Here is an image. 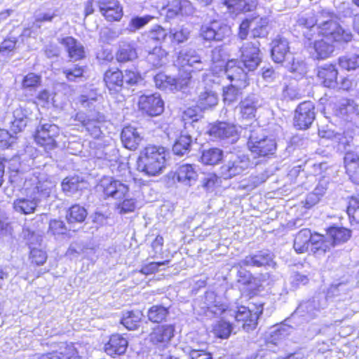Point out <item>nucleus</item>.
<instances>
[{"mask_svg":"<svg viewBox=\"0 0 359 359\" xmlns=\"http://www.w3.org/2000/svg\"><path fill=\"white\" fill-rule=\"evenodd\" d=\"M16 43L15 39H7L0 44V61H6L13 56Z\"/></svg>","mask_w":359,"mask_h":359,"instance_id":"4d7b16f0","label":"nucleus"},{"mask_svg":"<svg viewBox=\"0 0 359 359\" xmlns=\"http://www.w3.org/2000/svg\"><path fill=\"white\" fill-rule=\"evenodd\" d=\"M198 177L195 166L192 164L180 165L174 175V179L187 186H191L196 182Z\"/></svg>","mask_w":359,"mask_h":359,"instance_id":"c756f323","label":"nucleus"},{"mask_svg":"<svg viewBox=\"0 0 359 359\" xmlns=\"http://www.w3.org/2000/svg\"><path fill=\"white\" fill-rule=\"evenodd\" d=\"M338 114L345 121H351L359 114L358 104L351 99H342L339 105Z\"/></svg>","mask_w":359,"mask_h":359,"instance_id":"f704fd0d","label":"nucleus"},{"mask_svg":"<svg viewBox=\"0 0 359 359\" xmlns=\"http://www.w3.org/2000/svg\"><path fill=\"white\" fill-rule=\"evenodd\" d=\"M165 163V148L149 145L141 151L137 161V169L146 175L155 176L162 172Z\"/></svg>","mask_w":359,"mask_h":359,"instance_id":"20e7f679","label":"nucleus"},{"mask_svg":"<svg viewBox=\"0 0 359 359\" xmlns=\"http://www.w3.org/2000/svg\"><path fill=\"white\" fill-rule=\"evenodd\" d=\"M257 4V0H223V4L226 6L228 11L235 15L253 11Z\"/></svg>","mask_w":359,"mask_h":359,"instance_id":"7c9ffc66","label":"nucleus"},{"mask_svg":"<svg viewBox=\"0 0 359 359\" xmlns=\"http://www.w3.org/2000/svg\"><path fill=\"white\" fill-rule=\"evenodd\" d=\"M313 233L309 229H302L295 236L293 248L299 253H304L309 250L311 245Z\"/></svg>","mask_w":359,"mask_h":359,"instance_id":"72a5a7b5","label":"nucleus"},{"mask_svg":"<svg viewBox=\"0 0 359 359\" xmlns=\"http://www.w3.org/2000/svg\"><path fill=\"white\" fill-rule=\"evenodd\" d=\"M123 72L118 69H109L104 74L105 86L111 95L120 93L125 87Z\"/></svg>","mask_w":359,"mask_h":359,"instance_id":"b1692460","label":"nucleus"},{"mask_svg":"<svg viewBox=\"0 0 359 359\" xmlns=\"http://www.w3.org/2000/svg\"><path fill=\"white\" fill-rule=\"evenodd\" d=\"M245 266L240 264V261L236 263L234 268L237 269L238 282L243 285H249L253 279L252 274L244 269Z\"/></svg>","mask_w":359,"mask_h":359,"instance_id":"774afa93","label":"nucleus"},{"mask_svg":"<svg viewBox=\"0 0 359 359\" xmlns=\"http://www.w3.org/2000/svg\"><path fill=\"white\" fill-rule=\"evenodd\" d=\"M68 229L65 222L60 219H51L49 222L48 233L55 238L67 233Z\"/></svg>","mask_w":359,"mask_h":359,"instance_id":"e2e57ef3","label":"nucleus"},{"mask_svg":"<svg viewBox=\"0 0 359 359\" xmlns=\"http://www.w3.org/2000/svg\"><path fill=\"white\" fill-rule=\"evenodd\" d=\"M105 121V116L99 111L90 112L82 121L83 126L88 133L95 139H99L102 136L101 127Z\"/></svg>","mask_w":359,"mask_h":359,"instance_id":"5701e85b","label":"nucleus"},{"mask_svg":"<svg viewBox=\"0 0 359 359\" xmlns=\"http://www.w3.org/2000/svg\"><path fill=\"white\" fill-rule=\"evenodd\" d=\"M121 34V31L119 29L105 27L102 29L100 32V41L104 43H111L118 39Z\"/></svg>","mask_w":359,"mask_h":359,"instance_id":"69168bd1","label":"nucleus"},{"mask_svg":"<svg viewBox=\"0 0 359 359\" xmlns=\"http://www.w3.org/2000/svg\"><path fill=\"white\" fill-rule=\"evenodd\" d=\"M41 76L30 72L25 75L22 81V89L27 94L34 95L38 88L41 85Z\"/></svg>","mask_w":359,"mask_h":359,"instance_id":"ea45409f","label":"nucleus"},{"mask_svg":"<svg viewBox=\"0 0 359 359\" xmlns=\"http://www.w3.org/2000/svg\"><path fill=\"white\" fill-rule=\"evenodd\" d=\"M233 331V325L224 320L217 321L213 327L214 334L221 339H227Z\"/></svg>","mask_w":359,"mask_h":359,"instance_id":"6e6d98bb","label":"nucleus"},{"mask_svg":"<svg viewBox=\"0 0 359 359\" xmlns=\"http://www.w3.org/2000/svg\"><path fill=\"white\" fill-rule=\"evenodd\" d=\"M59 134L60 128L57 126L48 123H43L38 127L34 135V140L46 151H49L57 147L55 139Z\"/></svg>","mask_w":359,"mask_h":359,"instance_id":"9d476101","label":"nucleus"},{"mask_svg":"<svg viewBox=\"0 0 359 359\" xmlns=\"http://www.w3.org/2000/svg\"><path fill=\"white\" fill-rule=\"evenodd\" d=\"M202 111L198 104L196 107H190L185 110L182 116L184 121V127H186L187 123H191V129L198 132L199 121L203 118Z\"/></svg>","mask_w":359,"mask_h":359,"instance_id":"c03bdc74","label":"nucleus"},{"mask_svg":"<svg viewBox=\"0 0 359 359\" xmlns=\"http://www.w3.org/2000/svg\"><path fill=\"white\" fill-rule=\"evenodd\" d=\"M168 36V32L161 25H156L148 32L142 35V38L147 42L154 41L157 44L164 42Z\"/></svg>","mask_w":359,"mask_h":359,"instance_id":"37998d69","label":"nucleus"},{"mask_svg":"<svg viewBox=\"0 0 359 359\" xmlns=\"http://www.w3.org/2000/svg\"><path fill=\"white\" fill-rule=\"evenodd\" d=\"M218 97L212 90H206L201 92L198 97V105L201 110L205 111L212 109L217 104Z\"/></svg>","mask_w":359,"mask_h":359,"instance_id":"8fccbe9b","label":"nucleus"},{"mask_svg":"<svg viewBox=\"0 0 359 359\" xmlns=\"http://www.w3.org/2000/svg\"><path fill=\"white\" fill-rule=\"evenodd\" d=\"M140 109L150 116L161 114L164 110V102L158 93L143 95L139 98Z\"/></svg>","mask_w":359,"mask_h":359,"instance_id":"2eb2a0df","label":"nucleus"},{"mask_svg":"<svg viewBox=\"0 0 359 359\" xmlns=\"http://www.w3.org/2000/svg\"><path fill=\"white\" fill-rule=\"evenodd\" d=\"M327 236L335 246L346 242L351 236V231L342 226H332L327 229Z\"/></svg>","mask_w":359,"mask_h":359,"instance_id":"e433bc0d","label":"nucleus"},{"mask_svg":"<svg viewBox=\"0 0 359 359\" xmlns=\"http://www.w3.org/2000/svg\"><path fill=\"white\" fill-rule=\"evenodd\" d=\"M76 353L73 345L62 343L59 351L43 354L39 359H75Z\"/></svg>","mask_w":359,"mask_h":359,"instance_id":"a19ab883","label":"nucleus"},{"mask_svg":"<svg viewBox=\"0 0 359 359\" xmlns=\"http://www.w3.org/2000/svg\"><path fill=\"white\" fill-rule=\"evenodd\" d=\"M274 254L269 250H262L246 256L240 260V264L247 267L276 268Z\"/></svg>","mask_w":359,"mask_h":359,"instance_id":"ddd939ff","label":"nucleus"},{"mask_svg":"<svg viewBox=\"0 0 359 359\" xmlns=\"http://www.w3.org/2000/svg\"><path fill=\"white\" fill-rule=\"evenodd\" d=\"M283 65L290 72L297 73L299 75H304L306 72L305 63L303 61H296L294 55H292L290 60L288 59V60L283 62Z\"/></svg>","mask_w":359,"mask_h":359,"instance_id":"0e129e2a","label":"nucleus"},{"mask_svg":"<svg viewBox=\"0 0 359 359\" xmlns=\"http://www.w3.org/2000/svg\"><path fill=\"white\" fill-rule=\"evenodd\" d=\"M339 65L341 68L348 71L355 70L359 67V55L351 54L340 57Z\"/></svg>","mask_w":359,"mask_h":359,"instance_id":"bf43d9fd","label":"nucleus"},{"mask_svg":"<svg viewBox=\"0 0 359 359\" xmlns=\"http://www.w3.org/2000/svg\"><path fill=\"white\" fill-rule=\"evenodd\" d=\"M62 72L68 81L76 82L83 76L84 70L82 67L73 65L69 67H64Z\"/></svg>","mask_w":359,"mask_h":359,"instance_id":"13d9d810","label":"nucleus"},{"mask_svg":"<svg viewBox=\"0 0 359 359\" xmlns=\"http://www.w3.org/2000/svg\"><path fill=\"white\" fill-rule=\"evenodd\" d=\"M153 19L154 16L150 15L133 16L128 22L127 29L130 33H135L137 30L144 28Z\"/></svg>","mask_w":359,"mask_h":359,"instance_id":"603ef678","label":"nucleus"},{"mask_svg":"<svg viewBox=\"0 0 359 359\" xmlns=\"http://www.w3.org/2000/svg\"><path fill=\"white\" fill-rule=\"evenodd\" d=\"M263 304H252V306H241L234 312L236 327H241L249 332L255 330L257 325V320L263 312Z\"/></svg>","mask_w":359,"mask_h":359,"instance_id":"423d86ee","label":"nucleus"},{"mask_svg":"<svg viewBox=\"0 0 359 359\" xmlns=\"http://www.w3.org/2000/svg\"><path fill=\"white\" fill-rule=\"evenodd\" d=\"M338 71L336 66L332 64H325L317 69V78L323 86L334 88L337 86Z\"/></svg>","mask_w":359,"mask_h":359,"instance_id":"393cba45","label":"nucleus"},{"mask_svg":"<svg viewBox=\"0 0 359 359\" xmlns=\"http://www.w3.org/2000/svg\"><path fill=\"white\" fill-rule=\"evenodd\" d=\"M124 88L137 86L143 82L140 73L135 69H127L123 72Z\"/></svg>","mask_w":359,"mask_h":359,"instance_id":"5fc2aeb1","label":"nucleus"},{"mask_svg":"<svg viewBox=\"0 0 359 359\" xmlns=\"http://www.w3.org/2000/svg\"><path fill=\"white\" fill-rule=\"evenodd\" d=\"M269 34V20L261 18L252 29V35L255 38H264Z\"/></svg>","mask_w":359,"mask_h":359,"instance_id":"680f3d73","label":"nucleus"},{"mask_svg":"<svg viewBox=\"0 0 359 359\" xmlns=\"http://www.w3.org/2000/svg\"><path fill=\"white\" fill-rule=\"evenodd\" d=\"M60 43L65 46L70 58L78 60L84 57V47L74 37H64L60 40Z\"/></svg>","mask_w":359,"mask_h":359,"instance_id":"2f4dec72","label":"nucleus"},{"mask_svg":"<svg viewBox=\"0 0 359 359\" xmlns=\"http://www.w3.org/2000/svg\"><path fill=\"white\" fill-rule=\"evenodd\" d=\"M32 109L27 107H20L13 112V120L11 121V130L17 134L22 131L34 119Z\"/></svg>","mask_w":359,"mask_h":359,"instance_id":"aec40b11","label":"nucleus"},{"mask_svg":"<svg viewBox=\"0 0 359 359\" xmlns=\"http://www.w3.org/2000/svg\"><path fill=\"white\" fill-rule=\"evenodd\" d=\"M175 332L174 324L158 325L152 329L149 335V339L156 347L165 348L174 337Z\"/></svg>","mask_w":359,"mask_h":359,"instance_id":"4468645a","label":"nucleus"},{"mask_svg":"<svg viewBox=\"0 0 359 359\" xmlns=\"http://www.w3.org/2000/svg\"><path fill=\"white\" fill-rule=\"evenodd\" d=\"M176 62L182 67L179 69L181 71V74H183L185 70L189 69L191 73L193 71H201L205 67V63L202 61L198 52L189 47L184 48L179 51ZM190 76H191V74Z\"/></svg>","mask_w":359,"mask_h":359,"instance_id":"9b49d317","label":"nucleus"},{"mask_svg":"<svg viewBox=\"0 0 359 359\" xmlns=\"http://www.w3.org/2000/svg\"><path fill=\"white\" fill-rule=\"evenodd\" d=\"M260 43L257 40L245 43L241 48V60H230L225 66V74L231 83L245 88L249 84L248 73L255 70L260 64Z\"/></svg>","mask_w":359,"mask_h":359,"instance_id":"f03ea898","label":"nucleus"},{"mask_svg":"<svg viewBox=\"0 0 359 359\" xmlns=\"http://www.w3.org/2000/svg\"><path fill=\"white\" fill-rule=\"evenodd\" d=\"M218 15L210 10L199 31L200 37L208 42H220L231 34V27L218 19Z\"/></svg>","mask_w":359,"mask_h":359,"instance_id":"39448f33","label":"nucleus"},{"mask_svg":"<svg viewBox=\"0 0 359 359\" xmlns=\"http://www.w3.org/2000/svg\"><path fill=\"white\" fill-rule=\"evenodd\" d=\"M344 164L346 174L350 180L355 184H359V156L353 151L345 154Z\"/></svg>","mask_w":359,"mask_h":359,"instance_id":"c85d7f7f","label":"nucleus"},{"mask_svg":"<svg viewBox=\"0 0 359 359\" xmlns=\"http://www.w3.org/2000/svg\"><path fill=\"white\" fill-rule=\"evenodd\" d=\"M169 307L161 304H156L151 306L147 311V318L149 321L154 323H160L166 320L169 316Z\"/></svg>","mask_w":359,"mask_h":359,"instance_id":"de8ad7c7","label":"nucleus"},{"mask_svg":"<svg viewBox=\"0 0 359 359\" xmlns=\"http://www.w3.org/2000/svg\"><path fill=\"white\" fill-rule=\"evenodd\" d=\"M251 166L248 156L244 154H231L219 168V175L229 180L243 174Z\"/></svg>","mask_w":359,"mask_h":359,"instance_id":"0eeeda50","label":"nucleus"},{"mask_svg":"<svg viewBox=\"0 0 359 359\" xmlns=\"http://www.w3.org/2000/svg\"><path fill=\"white\" fill-rule=\"evenodd\" d=\"M101 187L107 197L122 199L129 191L128 185L112 177H106L101 181Z\"/></svg>","mask_w":359,"mask_h":359,"instance_id":"412c9836","label":"nucleus"},{"mask_svg":"<svg viewBox=\"0 0 359 359\" xmlns=\"http://www.w3.org/2000/svg\"><path fill=\"white\" fill-rule=\"evenodd\" d=\"M191 76L188 70H185L183 74H181V71H179L177 76H170L165 74L161 72L157 74L154 77V81L156 88L164 90H181L184 87L187 86Z\"/></svg>","mask_w":359,"mask_h":359,"instance_id":"6e6552de","label":"nucleus"},{"mask_svg":"<svg viewBox=\"0 0 359 359\" xmlns=\"http://www.w3.org/2000/svg\"><path fill=\"white\" fill-rule=\"evenodd\" d=\"M87 215V210L84 207L75 204L67 211L66 219L69 224L82 223L86 219Z\"/></svg>","mask_w":359,"mask_h":359,"instance_id":"09e8293b","label":"nucleus"},{"mask_svg":"<svg viewBox=\"0 0 359 359\" xmlns=\"http://www.w3.org/2000/svg\"><path fill=\"white\" fill-rule=\"evenodd\" d=\"M137 57V50L134 43L123 42L120 44L116 53V59L120 62L132 61Z\"/></svg>","mask_w":359,"mask_h":359,"instance_id":"a18cd8bd","label":"nucleus"},{"mask_svg":"<svg viewBox=\"0 0 359 359\" xmlns=\"http://www.w3.org/2000/svg\"><path fill=\"white\" fill-rule=\"evenodd\" d=\"M316 108L311 101L300 103L295 109L294 126L298 130H306L310 128L316 118Z\"/></svg>","mask_w":359,"mask_h":359,"instance_id":"f8f14e48","label":"nucleus"},{"mask_svg":"<svg viewBox=\"0 0 359 359\" xmlns=\"http://www.w3.org/2000/svg\"><path fill=\"white\" fill-rule=\"evenodd\" d=\"M241 133L248 140V147L255 158H270L275 156L277 142L273 137L265 134L264 130L256 123L246 125Z\"/></svg>","mask_w":359,"mask_h":359,"instance_id":"7ed1b4c3","label":"nucleus"},{"mask_svg":"<svg viewBox=\"0 0 359 359\" xmlns=\"http://www.w3.org/2000/svg\"><path fill=\"white\" fill-rule=\"evenodd\" d=\"M224 157L222 149L216 147L204 150L201 156V161L203 164L214 165L218 164Z\"/></svg>","mask_w":359,"mask_h":359,"instance_id":"3c124183","label":"nucleus"},{"mask_svg":"<svg viewBox=\"0 0 359 359\" xmlns=\"http://www.w3.org/2000/svg\"><path fill=\"white\" fill-rule=\"evenodd\" d=\"M221 177L215 173H209L204 177L202 181V187L208 191H212L216 187L220 186Z\"/></svg>","mask_w":359,"mask_h":359,"instance_id":"338daca9","label":"nucleus"},{"mask_svg":"<svg viewBox=\"0 0 359 359\" xmlns=\"http://www.w3.org/2000/svg\"><path fill=\"white\" fill-rule=\"evenodd\" d=\"M325 305L326 299L323 296L314 297L311 299L301 302L295 313L307 319H313L318 316Z\"/></svg>","mask_w":359,"mask_h":359,"instance_id":"6ab92c4d","label":"nucleus"},{"mask_svg":"<svg viewBox=\"0 0 359 359\" xmlns=\"http://www.w3.org/2000/svg\"><path fill=\"white\" fill-rule=\"evenodd\" d=\"M143 316L142 312L139 310L123 311L121 324L128 330H135L140 327Z\"/></svg>","mask_w":359,"mask_h":359,"instance_id":"58836bf2","label":"nucleus"},{"mask_svg":"<svg viewBox=\"0 0 359 359\" xmlns=\"http://www.w3.org/2000/svg\"><path fill=\"white\" fill-rule=\"evenodd\" d=\"M32 195L29 198H20L14 201L13 208L20 214L28 215L34 212L37 207Z\"/></svg>","mask_w":359,"mask_h":359,"instance_id":"49530a36","label":"nucleus"},{"mask_svg":"<svg viewBox=\"0 0 359 359\" xmlns=\"http://www.w3.org/2000/svg\"><path fill=\"white\" fill-rule=\"evenodd\" d=\"M128 346V341L119 334H114L104 345L106 353L111 357L120 355L126 353Z\"/></svg>","mask_w":359,"mask_h":359,"instance_id":"cd10ccee","label":"nucleus"},{"mask_svg":"<svg viewBox=\"0 0 359 359\" xmlns=\"http://www.w3.org/2000/svg\"><path fill=\"white\" fill-rule=\"evenodd\" d=\"M191 123H187L186 127L181 130L179 137L175 140L172 146V151L175 155L183 156L191 151L195 135L198 133L191 129Z\"/></svg>","mask_w":359,"mask_h":359,"instance_id":"dca6fc26","label":"nucleus"},{"mask_svg":"<svg viewBox=\"0 0 359 359\" xmlns=\"http://www.w3.org/2000/svg\"><path fill=\"white\" fill-rule=\"evenodd\" d=\"M332 247H334L328 236L319 233H313V240H311V250L316 255H324L329 251Z\"/></svg>","mask_w":359,"mask_h":359,"instance_id":"79ce46f5","label":"nucleus"},{"mask_svg":"<svg viewBox=\"0 0 359 359\" xmlns=\"http://www.w3.org/2000/svg\"><path fill=\"white\" fill-rule=\"evenodd\" d=\"M53 186L49 183L39 182L33 189L32 196L38 206H46L52 196Z\"/></svg>","mask_w":359,"mask_h":359,"instance_id":"473e14b6","label":"nucleus"},{"mask_svg":"<svg viewBox=\"0 0 359 359\" xmlns=\"http://www.w3.org/2000/svg\"><path fill=\"white\" fill-rule=\"evenodd\" d=\"M304 43L307 47L311 57L314 60H325L329 57L334 51V46L326 42L324 39H317V36L313 40L304 37Z\"/></svg>","mask_w":359,"mask_h":359,"instance_id":"f3484780","label":"nucleus"},{"mask_svg":"<svg viewBox=\"0 0 359 359\" xmlns=\"http://www.w3.org/2000/svg\"><path fill=\"white\" fill-rule=\"evenodd\" d=\"M296 26L301 29L304 37L310 40L320 36L339 43H348L353 39L351 32L342 28L332 18L331 13L325 11L317 17L313 13L302 15L297 20Z\"/></svg>","mask_w":359,"mask_h":359,"instance_id":"f257e3e1","label":"nucleus"},{"mask_svg":"<svg viewBox=\"0 0 359 359\" xmlns=\"http://www.w3.org/2000/svg\"><path fill=\"white\" fill-rule=\"evenodd\" d=\"M242 128L227 122L219 121L210 126L208 133L212 137L224 143L233 144L238 139V133L242 134Z\"/></svg>","mask_w":359,"mask_h":359,"instance_id":"1a4fd4ad","label":"nucleus"},{"mask_svg":"<svg viewBox=\"0 0 359 359\" xmlns=\"http://www.w3.org/2000/svg\"><path fill=\"white\" fill-rule=\"evenodd\" d=\"M100 12L109 22L120 21L123 15V7L118 0H99Z\"/></svg>","mask_w":359,"mask_h":359,"instance_id":"4be33fe9","label":"nucleus"},{"mask_svg":"<svg viewBox=\"0 0 359 359\" xmlns=\"http://www.w3.org/2000/svg\"><path fill=\"white\" fill-rule=\"evenodd\" d=\"M243 88L238 87V84L232 83L229 86L223 88V101L226 104H231L236 102L239 97L241 90Z\"/></svg>","mask_w":359,"mask_h":359,"instance_id":"864d4df0","label":"nucleus"},{"mask_svg":"<svg viewBox=\"0 0 359 359\" xmlns=\"http://www.w3.org/2000/svg\"><path fill=\"white\" fill-rule=\"evenodd\" d=\"M55 11H38L34 13V25L36 27L40 28L42 24L52 22L57 17Z\"/></svg>","mask_w":359,"mask_h":359,"instance_id":"052dcab7","label":"nucleus"},{"mask_svg":"<svg viewBox=\"0 0 359 359\" xmlns=\"http://www.w3.org/2000/svg\"><path fill=\"white\" fill-rule=\"evenodd\" d=\"M83 180L78 175L66 177L61 182L63 193L67 196H72L83 189Z\"/></svg>","mask_w":359,"mask_h":359,"instance_id":"c9c22d12","label":"nucleus"},{"mask_svg":"<svg viewBox=\"0 0 359 359\" xmlns=\"http://www.w3.org/2000/svg\"><path fill=\"white\" fill-rule=\"evenodd\" d=\"M262 103L259 95L251 94L248 95L239 104L240 114L243 119L252 120L255 117L257 109Z\"/></svg>","mask_w":359,"mask_h":359,"instance_id":"bb28decb","label":"nucleus"},{"mask_svg":"<svg viewBox=\"0 0 359 359\" xmlns=\"http://www.w3.org/2000/svg\"><path fill=\"white\" fill-rule=\"evenodd\" d=\"M146 60L154 67H161L168 61V52L161 46H156L151 50H148Z\"/></svg>","mask_w":359,"mask_h":359,"instance_id":"4c0bfd02","label":"nucleus"},{"mask_svg":"<svg viewBox=\"0 0 359 359\" xmlns=\"http://www.w3.org/2000/svg\"><path fill=\"white\" fill-rule=\"evenodd\" d=\"M293 55L287 38L278 35L271 43V57L273 61L283 64Z\"/></svg>","mask_w":359,"mask_h":359,"instance_id":"a211bd4d","label":"nucleus"},{"mask_svg":"<svg viewBox=\"0 0 359 359\" xmlns=\"http://www.w3.org/2000/svg\"><path fill=\"white\" fill-rule=\"evenodd\" d=\"M142 133L140 130L128 126L123 128L121 133V140L123 145L128 149L135 150L143 140Z\"/></svg>","mask_w":359,"mask_h":359,"instance_id":"a878e982","label":"nucleus"}]
</instances>
